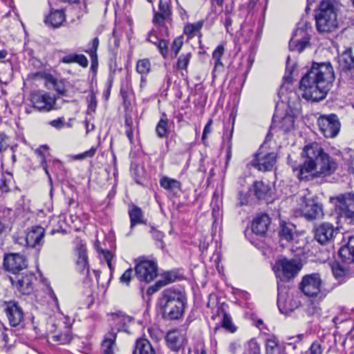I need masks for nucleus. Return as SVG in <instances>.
Masks as SVG:
<instances>
[{"label":"nucleus","mask_w":354,"mask_h":354,"mask_svg":"<svg viewBox=\"0 0 354 354\" xmlns=\"http://www.w3.org/2000/svg\"><path fill=\"white\" fill-rule=\"evenodd\" d=\"M212 124V120H209V121L207 122V123L205 126L204 129H203V136H202V140H205L207 138V135L211 132Z\"/></svg>","instance_id":"nucleus-59"},{"label":"nucleus","mask_w":354,"mask_h":354,"mask_svg":"<svg viewBox=\"0 0 354 354\" xmlns=\"http://www.w3.org/2000/svg\"><path fill=\"white\" fill-rule=\"evenodd\" d=\"M186 301L185 294L181 290L174 288L164 290L160 304L165 318L169 320L180 319L183 315Z\"/></svg>","instance_id":"nucleus-4"},{"label":"nucleus","mask_w":354,"mask_h":354,"mask_svg":"<svg viewBox=\"0 0 354 354\" xmlns=\"http://www.w3.org/2000/svg\"><path fill=\"white\" fill-rule=\"evenodd\" d=\"M136 351H138L139 354H156L155 350L149 341L147 339H140L137 340Z\"/></svg>","instance_id":"nucleus-31"},{"label":"nucleus","mask_w":354,"mask_h":354,"mask_svg":"<svg viewBox=\"0 0 354 354\" xmlns=\"http://www.w3.org/2000/svg\"><path fill=\"white\" fill-rule=\"evenodd\" d=\"M8 186L7 185V182L5 179H2L0 182V190L3 193H6L8 192Z\"/></svg>","instance_id":"nucleus-63"},{"label":"nucleus","mask_w":354,"mask_h":354,"mask_svg":"<svg viewBox=\"0 0 354 354\" xmlns=\"http://www.w3.org/2000/svg\"><path fill=\"white\" fill-rule=\"evenodd\" d=\"M104 257L107 263V265L110 270H112V265H111V259L113 257V254L109 250L103 251Z\"/></svg>","instance_id":"nucleus-61"},{"label":"nucleus","mask_w":354,"mask_h":354,"mask_svg":"<svg viewBox=\"0 0 354 354\" xmlns=\"http://www.w3.org/2000/svg\"><path fill=\"white\" fill-rule=\"evenodd\" d=\"M338 229L330 223H324L315 230V238L321 244L329 243L337 234Z\"/></svg>","instance_id":"nucleus-16"},{"label":"nucleus","mask_w":354,"mask_h":354,"mask_svg":"<svg viewBox=\"0 0 354 354\" xmlns=\"http://www.w3.org/2000/svg\"><path fill=\"white\" fill-rule=\"evenodd\" d=\"M183 44V41L182 38L177 37L175 38L173 41L171 45V51L174 53V57H176L178 53L180 52Z\"/></svg>","instance_id":"nucleus-46"},{"label":"nucleus","mask_w":354,"mask_h":354,"mask_svg":"<svg viewBox=\"0 0 354 354\" xmlns=\"http://www.w3.org/2000/svg\"><path fill=\"white\" fill-rule=\"evenodd\" d=\"M347 153L349 156L348 160L351 162L353 169H354V149H348Z\"/></svg>","instance_id":"nucleus-64"},{"label":"nucleus","mask_w":354,"mask_h":354,"mask_svg":"<svg viewBox=\"0 0 354 354\" xmlns=\"http://www.w3.org/2000/svg\"><path fill=\"white\" fill-rule=\"evenodd\" d=\"M116 333L111 331L104 337L102 343V352L103 354H113V346L116 339Z\"/></svg>","instance_id":"nucleus-28"},{"label":"nucleus","mask_w":354,"mask_h":354,"mask_svg":"<svg viewBox=\"0 0 354 354\" xmlns=\"http://www.w3.org/2000/svg\"><path fill=\"white\" fill-rule=\"evenodd\" d=\"M111 316L118 330H124L127 323L130 322L129 317L121 313L112 314Z\"/></svg>","instance_id":"nucleus-37"},{"label":"nucleus","mask_w":354,"mask_h":354,"mask_svg":"<svg viewBox=\"0 0 354 354\" xmlns=\"http://www.w3.org/2000/svg\"><path fill=\"white\" fill-rule=\"evenodd\" d=\"M150 42L156 45L160 53L162 55L163 57H166L168 53V41L163 39L156 38V40H153L150 39Z\"/></svg>","instance_id":"nucleus-40"},{"label":"nucleus","mask_w":354,"mask_h":354,"mask_svg":"<svg viewBox=\"0 0 354 354\" xmlns=\"http://www.w3.org/2000/svg\"><path fill=\"white\" fill-rule=\"evenodd\" d=\"M248 203V196L247 194L243 193V192H239L238 193V203L237 205L241 207Z\"/></svg>","instance_id":"nucleus-57"},{"label":"nucleus","mask_w":354,"mask_h":354,"mask_svg":"<svg viewBox=\"0 0 354 354\" xmlns=\"http://www.w3.org/2000/svg\"><path fill=\"white\" fill-rule=\"evenodd\" d=\"M339 254L346 263L354 261V236H350L347 243L339 249Z\"/></svg>","instance_id":"nucleus-22"},{"label":"nucleus","mask_w":354,"mask_h":354,"mask_svg":"<svg viewBox=\"0 0 354 354\" xmlns=\"http://www.w3.org/2000/svg\"><path fill=\"white\" fill-rule=\"evenodd\" d=\"M225 48L223 45L218 46L212 54L213 59H221L224 54Z\"/></svg>","instance_id":"nucleus-54"},{"label":"nucleus","mask_w":354,"mask_h":354,"mask_svg":"<svg viewBox=\"0 0 354 354\" xmlns=\"http://www.w3.org/2000/svg\"><path fill=\"white\" fill-rule=\"evenodd\" d=\"M335 80L330 62H314L300 80L299 93L308 101L319 102L326 98Z\"/></svg>","instance_id":"nucleus-2"},{"label":"nucleus","mask_w":354,"mask_h":354,"mask_svg":"<svg viewBox=\"0 0 354 354\" xmlns=\"http://www.w3.org/2000/svg\"><path fill=\"white\" fill-rule=\"evenodd\" d=\"M151 232L153 239L158 241L160 243L161 247H162V238L164 236L163 233L159 230H156L153 227L151 228Z\"/></svg>","instance_id":"nucleus-53"},{"label":"nucleus","mask_w":354,"mask_h":354,"mask_svg":"<svg viewBox=\"0 0 354 354\" xmlns=\"http://www.w3.org/2000/svg\"><path fill=\"white\" fill-rule=\"evenodd\" d=\"M232 24V19H231L230 16L229 15H226L225 19V26L226 28V31L227 32H230V27Z\"/></svg>","instance_id":"nucleus-62"},{"label":"nucleus","mask_w":354,"mask_h":354,"mask_svg":"<svg viewBox=\"0 0 354 354\" xmlns=\"http://www.w3.org/2000/svg\"><path fill=\"white\" fill-rule=\"evenodd\" d=\"M75 264V270L82 274H86V277H89V263H82L76 261Z\"/></svg>","instance_id":"nucleus-43"},{"label":"nucleus","mask_w":354,"mask_h":354,"mask_svg":"<svg viewBox=\"0 0 354 354\" xmlns=\"http://www.w3.org/2000/svg\"><path fill=\"white\" fill-rule=\"evenodd\" d=\"M277 155L275 153H257L254 155L251 165L262 171H270L276 163Z\"/></svg>","instance_id":"nucleus-15"},{"label":"nucleus","mask_w":354,"mask_h":354,"mask_svg":"<svg viewBox=\"0 0 354 354\" xmlns=\"http://www.w3.org/2000/svg\"><path fill=\"white\" fill-rule=\"evenodd\" d=\"M159 12L163 14L165 16L169 17L171 15L170 6L167 1L162 0L159 1Z\"/></svg>","instance_id":"nucleus-47"},{"label":"nucleus","mask_w":354,"mask_h":354,"mask_svg":"<svg viewBox=\"0 0 354 354\" xmlns=\"http://www.w3.org/2000/svg\"><path fill=\"white\" fill-rule=\"evenodd\" d=\"M30 101L35 109L42 112L57 109V97L46 91H39L30 95Z\"/></svg>","instance_id":"nucleus-7"},{"label":"nucleus","mask_w":354,"mask_h":354,"mask_svg":"<svg viewBox=\"0 0 354 354\" xmlns=\"http://www.w3.org/2000/svg\"><path fill=\"white\" fill-rule=\"evenodd\" d=\"M100 41L97 37H95L90 44V47L88 50H86V53H88L91 61H92V66H93L94 62H97V50L99 47Z\"/></svg>","instance_id":"nucleus-39"},{"label":"nucleus","mask_w":354,"mask_h":354,"mask_svg":"<svg viewBox=\"0 0 354 354\" xmlns=\"http://www.w3.org/2000/svg\"><path fill=\"white\" fill-rule=\"evenodd\" d=\"M203 26V21H199L195 24H187L184 27V33L192 38L200 33Z\"/></svg>","instance_id":"nucleus-34"},{"label":"nucleus","mask_w":354,"mask_h":354,"mask_svg":"<svg viewBox=\"0 0 354 354\" xmlns=\"http://www.w3.org/2000/svg\"><path fill=\"white\" fill-rule=\"evenodd\" d=\"M334 203L335 211L341 216L352 219L354 218V194L345 193L330 198Z\"/></svg>","instance_id":"nucleus-6"},{"label":"nucleus","mask_w":354,"mask_h":354,"mask_svg":"<svg viewBox=\"0 0 354 354\" xmlns=\"http://www.w3.org/2000/svg\"><path fill=\"white\" fill-rule=\"evenodd\" d=\"M339 63L344 71L354 68V57L351 55V50H345L339 57Z\"/></svg>","instance_id":"nucleus-32"},{"label":"nucleus","mask_w":354,"mask_h":354,"mask_svg":"<svg viewBox=\"0 0 354 354\" xmlns=\"http://www.w3.org/2000/svg\"><path fill=\"white\" fill-rule=\"evenodd\" d=\"M95 152H96V148L91 147L89 150L86 151L85 152H84L82 153L75 155L73 157V159L74 160H83L86 158H91L95 154Z\"/></svg>","instance_id":"nucleus-48"},{"label":"nucleus","mask_w":354,"mask_h":354,"mask_svg":"<svg viewBox=\"0 0 354 354\" xmlns=\"http://www.w3.org/2000/svg\"><path fill=\"white\" fill-rule=\"evenodd\" d=\"M44 234L45 230L43 227L35 226L27 230L26 236L23 239L27 246L35 248L37 245L42 244Z\"/></svg>","instance_id":"nucleus-17"},{"label":"nucleus","mask_w":354,"mask_h":354,"mask_svg":"<svg viewBox=\"0 0 354 354\" xmlns=\"http://www.w3.org/2000/svg\"><path fill=\"white\" fill-rule=\"evenodd\" d=\"M87 249L85 243L78 238L75 240V247L74 248V259L87 257Z\"/></svg>","instance_id":"nucleus-38"},{"label":"nucleus","mask_w":354,"mask_h":354,"mask_svg":"<svg viewBox=\"0 0 354 354\" xmlns=\"http://www.w3.org/2000/svg\"><path fill=\"white\" fill-rule=\"evenodd\" d=\"M3 266L8 271L13 274H18L27 268L28 263L24 255L12 253L7 254L4 257Z\"/></svg>","instance_id":"nucleus-14"},{"label":"nucleus","mask_w":354,"mask_h":354,"mask_svg":"<svg viewBox=\"0 0 354 354\" xmlns=\"http://www.w3.org/2000/svg\"><path fill=\"white\" fill-rule=\"evenodd\" d=\"M253 191L259 200H263L270 196V187L263 181H255L253 184Z\"/></svg>","instance_id":"nucleus-25"},{"label":"nucleus","mask_w":354,"mask_h":354,"mask_svg":"<svg viewBox=\"0 0 354 354\" xmlns=\"http://www.w3.org/2000/svg\"><path fill=\"white\" fill-rule=\"evenodd\" d=\"M169 17L165 16L163 14L154 11V16L153 18V23L157 24L160 26H164L165 20L167 19Z\"/></svg>","instance_id":"nucleus-49"},{"label":"nucleus","mask_w":354,"mask_h":354,"mask_svg":"<svg viewBox=\"0 0 354 354\" xmlns=\"http://www.w3.org/2000/svg\"><path fill=\"white\" fill-rule=\"evenodd\" d=\"M156 132L160 138H167L169 135L168 119L163 113L156 127Z\"/></svg>","instance_id":"nucleus-30"},{"label":"nucleus","mask_w":354,"mask_h":354,"mask_svg":"<svg viewBox=\"0 0 354 354\" xmlns=\"http://www.w3.org/2000/svg\"><path fill=\"white\" fill-rule=\"evenodd\" d=\"M192 57L191 53H183L178 59L177 68L180 70H186Z\"/></svg>","instance_id":"nucleus-41"},{"label":"nucleus","mask_w":354,"mask_h":354,"mask_svg":"<svg viewBox=\"0 0 354 354\" xmlns=\"http://www.w3.org/2000/svg\"><path fill=\"white\" fill-rule=\"evenodd\" d=\"M176 275L175 273L168 272V273H167L164 275V279H161L160 281H165L167 285L170 283L174 282L176 280Z\"/></svg>","instance_id":"nucleus-58"},{"label":"nucleus","mask_w":354,"mask_h":354,"mask_svg":"<svg viewBox=\"0 0 354 354\" xmlns=\"http://www.w3.org/2000/svg\"><path fill=\"white\" fill-rule=\"evenodd\" d=\"M296 232V227L292 223H283L281 225L279 235L281 240L288 242L292 241Z\"/></svg>","instance_id":"nucleus-26"},{"label":"nucleus","mask_w":354,"mask_h":354,"mask_svg":"<svg viewBox=\"0 0 354 354\" xmlns=\"http://www.w3.org/2000/svg\"><path fill=\"white\" fill-rule=\"evenodd\" d=\"M50 338L53 341L59 342L60 344H68L71 341V335L69 334H57L53 335Z\"/></svg>","instance_id":"nucleus-44"},{"label":"nucleus","mask_w":354,"mask_h":354,"mask_svg":"<svg viewBox=\"0 0 354 354\" xmlns=\"http://www.w3.org/2000/svg\"><path fill=\"white\" fill-rule=\"evenodd\" d=\"M321 132L326 138H335L340 129V122L335 114L321 115L318 119Z\"/></svg>","instance_id":"nucleus-9"},{"label":"nucleus","mask_w":354,"mask_h":354,"mask_svg":"<svg viewBox=\"0 0 354 354\" xmlns=\"http://www.w3.org/2000/svg\"><path fill=\"white\" fill-rule=\"evenodd\" d=\"M294 117L290 114H286L279 122V128L285 132L290 131L294 129Z\"/></svg>","instance_id":"nucleus-36"},{"label":"nucleus","mask_w":354,"mask_h":354,"mask_svg":"<svg viewBox=\"0 0 354 354\" xmlns=\"http://www.w3.org/2000/svg\"><path fill=\"white\" fill-rule=\"evenodd\" d=\"M168 346L172 350L180 349L185 344L186 339L178 330H174L168 332L166 336Z\"/></svg>","instance_id":"nucleus-20"},{"label":"nucleus","mask_w":354,"mask_h":354,"mask_svg":"<svg viewBox=\"0 0 354 354\" xmlns=\"http://www.w3.org/2000/svg\"><path fill=\"white\" fill-rule=\"evenodd\" d=\"M249 349L252 352V354H260L259 344L254 340L249 342Z\"/></svg>","instance_id":"nucleus-56"},{"label":"nucleus","mask_w":354,"mask_h":354,"mask_svg":"<svg viewBox=\"0 0 354 354\" xmlns=\"http://www.w3.org/2000/svg\"><path fill=\"white\" fill-rule=\"evenodd\" d=\"M132 272L133 271L131 269L127 270L120 277V282L122 283H125L127 286H129L131 279Z\"/></svg>","instance_id":"nucleus-52"},{"label":"nucleus","mask_w":354,"mask_h":354,"mask_svg":"<svg viewBox=\"0 0 354 354\" xmlns=\"http://www.w3.org/2000/svg\"><path fill=\"white\" fill-rule=\"evenodd\" d=\"M49 124L50 126L57 129H61L65 126L63 118H58L55 120H53L50 121Z\"/></svg>","instance_id":"nucleus-55"},{"label":"nucleus","mask_w":354,"mask_h":354,"mask_svg":"<svg viewBox=\"0 0 354 354\" xmlns=\"http://www.w3.org/2000/svg\"><path fill=\"white\" fill-rule=\"evenodd\" d=\"M151 71V62L148 59H142L138 61L136 71L142 75V82L145 81L144 76L147 75Z\"/></svg>","instance_id":"nucleus-35"},{"label":"nucleus","mask_w":354,"mask_h":354,"mask_svg":"<svg viewBox=\"0 0 354 354\" xmlns=\"http://www.w3.org/2000/svg\"><path fill=\"white\" fill-rule=\"evenodd\" d=\"M135 272L139 281L149 283L158 275V265L153 261L143 260L136 265Z\"/></svg>","instance_id":"nucleus-10"},{"label":"nucleus","mask_w":354,"mask_h":354,"mask_svg":"<svg viewBox=\"0 0 354 354\" xmlns=\"http://www.w3.org/2000/svg\"><path fill=\"white\" fill-rule=\"evenodd\" d=\"M65 14L63 10L52 11L46 18L45 23L54 28L59 27L65 21Z\"/></svg>","instance_id":"nucleus-24"},{"label":"nucleus","mask_w":354,"mask_h":354,"mask_svg":"<svg viewBox=\"0 0 354 354\" xmlns=\"http://www.w3.org/2000/svg\"><path fill=\"white\" fill-rule=\"evenodd\" d=\"M301 158L302 162L299 164L289 161L295 176L300 181L330 176L338 167L336 160L326 153L317 142L306 145L302 150Z\"/></svg>","instance_id":"nucleus-1"},{"label":"nucleus","mask_w":354,"mask_h":354,"mask_svg":"<svg viewBox=\"0 0 354 354\" xmlns=\"http://www.w3.org/2000/svg\"><path fill=\"white\" fill-rule=\"evenodd\" d=\"M222 327L227 330L231 333H234L236 330V327L232 323V318L230 315L223 312V319H222Z\"/></svg>","instance_id":"nucleus-42"},{"label":"nucleus","mask_w":354,"mask_h":354,"mask_svg":"<svg viewBox=\"0 0 354 354\" xmlns=\"http://www.w3.org/2000/svg\"><path fill=\"white\" fill-rule=\"evenodd\" d=\"M296 200L300 206L299 209L302 216L306 220L311 221L322 218L324 215L322 207L315 201L308 189H304L298 193Z\"/></svg>","instance_id":"nucleus-5"},{"label":"nucleus","mask_w":354,"mask_h":354,"mask_svg":"<svg viewBox=\"0 0 354 354\" xmlns=\"http://www.w3.org/2000/svg\"><path fill=\"white\" fill-rule=\"evenodd\" d=\"M309 45V38L306 35L302 29H297L294 37L289 42L290 50L301 53Z\"/></svg>","instance_id":"nucleus-18"},{"label":"nucleus","mask_w":354,"mask_h":354,"mask_svg":"<svg viewBox=\"0 0 354 354\" xmlns=\"http://www.w3.org/2000/svg\"><path fill=\"white\" fill-rule=\"evenodd\" d=\"M266 353L286 354V348L274 335H268L266 340Z\"/></svg>","instance_id":"nucleus-21"},{"label":"nucleus","mask_w":354,"mask_h":354,"mask_svg":"<svg viewBox=\"0 0 354 354\" xmlns=\"http://www.w3.org/2000/svg\"><path fill=\"white\" fill-rule=\"evenodd\" d=\"M270 223L269 216L266 214H261L254 218L252 224V231L257 235H263Z\"/></svg>","instance_id":"nucleus-19"},{"label":"nucleus","mask_w":354,"mask_h":354,"mask_svg":"<svg viewBox=\"0 0 354 354\" xmlns=\"http://www.w3.org/2000/svg\"><path fill=\"white\" fill-rule=\"evenodd\" d=\"M167 283H165V281H158L156 283L153 285L150 286L147 291V295H153L158 290H159L161 288L166 286Z\"/></svg>","instance_id":"nucleus-50"},{"label":"nucleus","mask_w":354,"mask_h":354,"mask_svg":"<svg viewBox=\"0 0 354 354\" xmlns=\"http://www.w3.org/2000/svg\"><path fill=\"white\" fill-rule=\"evenodd\" d=\"M34 274L26 271L21 274L16 275L15 277H10L12 284L16 287L17 290L22 295H29L33 290L32 280Z\"/></svg>","instance_id":"nucleus-13"},{"label":"nucleus","mask_w":354,"mask_h":354,"mask_svg":"<svg viewBox=\"0 0 354 354\" xmlns=\"http://www.w3.org/2000/svg\"><path fill=\"white\" fill-rule=\"evenodd\" d=\"M61 62L65 64H71V63H77L82 67H87L88 64V61L86 56L82 54H69L64 56Z\"/></svg>","instance_id":"nucleus-27"},{"label":"nucleus","mask_w":354,"mask_h":354,"mask_svg":"<svg viewBox=\"0 0 354 354\" xmlns=\"http://www.w3.org/2000/svg\"><path fill=\"white\" fill-rule=\"evenodd\" d=\"M273 269L277 277L281 278V280H288L294 277L299 270L295 261L286 259L278 260Z\"/></svg>","instance_id":"nucleus-11"},{"label":"nucleus","mask_w":354,"mask_h":354,"mask_svg":"<svg viewBox=\"0 0 354 354\" xmlns=\"http://www.w3.org/2000/svg\"><path fill=\"white\" fill-rule=\"evenodd\" d=\"M342 4L335 0H322L315 13L317 29L319 32H330L338 27L337 16Z\"/></svg>","instance_id":"nucleus-3"},{"label":"nucleus","mask_w":354,"mask_h":354,"mask_svg":"<svg viewBox=\"0 0 354 354\" xmlns=\"http://www.w3.org/2000/svg\"><path fill=\"white\" fill-rule=\"evenodd\" d=\"M51 82L53 84L54 89L58 93V94L62 95H65L66 90L64 83L62 81L52 78Z\"/></svg>","instance_id":"nucleus-45"},{"label":"nucleus","mask_w":354,"mask_h":354,"mask_svg":"<svg viewBox=\"0 0 354 354\" xmlns=\"http://www.w3.org/2000/svg\"><path fill=\"white\" fill-rule=\"evenodd\" d=\"M96 106H97V101H96L95 97L93 95H92L91 96L88 108L87 110V113H89V111L94 112L95 111Z\"/></svg>","instance_id":"nucleus-60"},{"label":"nucleus","mask_w":354,"mask_h":354,"mask_svg":"<svg viewBox=\"0 0 354 354\" xmlns=\"http://www.w3.org/2000/svg\"><path fill=\"white\" fill-rule=\"evenodd\" d=\"M322 280L319 274L313 273L305 275L299 285L301 292L310 297H317L321 292Z\"/></svg>","instance_id":"nucleus-8"},{"label":"nucleus","mask_w":354,"mask_h":354,"mask_svg":"<svg viewBox=\"0 0 354 354\" xmlns=\"http://www.w3.org/2000/svg\"><path fill=\"white\" fill-rule=\"evenodd\" d=\"M160 185L165 189L173 192L180 191L181 188V185L179 181L167 176L162 177L160 179Z\"/></svg>","instance_id":"nucleus-29"},{"label":"nucleus","mask_w":354,"mask_h":354,"mask_svg":"<svg viewBox=\"0 0 354 354\" xmlns=\"http://www.w3.org/2000/svg\"><path fill=\"white\" fill-rule=\"evenodd\" d=\"M2 307L12 326H19L23 322L24 313L17 301L13 300L3 301Z\"/></svg>","instance_id":"nucleus-12"},{"label":"nucleus","mask_w":354,"mask_h":354,"mask_svg":"<svg viewBox=\"0 0 354 354\" xmlns=\"http://www.w3.org/2000/svg\"><path fill=\"white\" fill-rule=\"evenodd\" d=\"M130 227L132 229L138 224L145 223L143 212L139 207L132 205L129 207Z\"/></svg>","instance_id":"nucleus-23"},{"label":"nucleus","mask_w":354,"mask_h":354,"mask_svg":"<svg viewBox=\"0 0 354 354\" xmlns=\"http://www.w3.org/2000/svg\"><path fill=\"white\" fill-rule=\"evenodd\" d=\"M48 147L46 145L41 146L39 148L37 149L35 151V153L39 158L40 165L43 168V169L44 170L46 174L48 176L49 183L52 186L53 185V180H52L51 176H50V174L48 172V168H47V164H46V158H45V156L44 154V150H48Z\"/></svg>","instance_id":"nucleus-33"},{"label":"nucleus","mask_w":354,"mask_h":354,"mask_svg":"<svg viewBox=\"0 0 354 354\" xmlns=\"http://www.w3.org/2000/svg\"><path fill=\"white\" fill-rule=\"evenodd\" d=\"M322 351L323 350L322 345L317 341L313 342L310 347L308 349L309 354H322Z\"/></svg>","instance_id":"nucleus-51"}]
</instances>
